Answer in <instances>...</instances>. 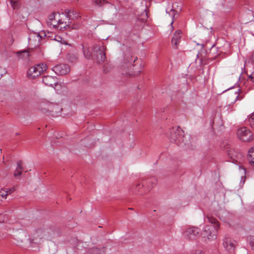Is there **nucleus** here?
<instances>
[{
    "label": "nucleus",
    "mask_w": 254,
    "mask_h": 254,
    "mask_svg": "<svg viewBox=\"0 0 254 254\" xmlns=\"http://www.w3.org/2000/svg\"><path fill=\"white\" fill-rule=\"evenodd\" d=\"M205 219L207 220V221L211 225L205 226L202 233H200L199 228L195 227H190L186 229L184 232L183 236L188 238H194L195 237H199L204 238H209V237L216 238L220 226L219 221L215 218L209 215L206 216Z\"/></svg>",
    "instance_id": "obj_1"
},
{
    "label": "nucleus",
    "mask_w": 254,
    "mask_h": 254,
    "mask_svg": "<svg viewBox=\"0 0 254 254\" xmlns=\"http://www.w3.org/2000/svg\"><path fill=\"white\" fill-rule=\"evenodd\" d=\"M78 17V14L74 11H68L67 15L64 13H53L49 15L47 23L50 26L60 30H64L67 28L76 29L78 26L76 25L71 24V22H69V20L74 19Z\"/></svg>",
    "instance_id": "obj_2"
},
{
    "label": "nucleus",
    "mask_w": 254,
    "mask_h": 254,
    "mask_svg": "<svg viewBox=\"0 0 254 254\" xmlns=\"http://www.w3.org/2000/svg\"><path fill=\"white\" fill-rule=\"evenodd\" d=\"M105 46L102 43L94 44L91 48L88 45L83 46V52L87 59H92L99 64H103L106 59Z\"/></svg>",
    "instance_id": "obj_3"
},
{
    "label": "nucleus",
    "mask_w": 254,
    "mask_h": 254,
    "mask_svg": "<svg viewBox=\"0 0 254 254\" xmlns=\"http://www.w3.org/2000/svg\"><path fill=\"white\" fill-rule=\"evenodd\" d=\"M47 66L44 64H36L30 67L28 72V76L31 78H35L40 76L44 71L46 70Z\"/></svg>",
    "instance_id": "obj_4"
},
{
    "label": "nucleus",
    "mask_w": 254,
    "mask_h": 254,
    "mask_svg": "<svg viewBox=\"0 0 254 254\" xmlns=\"http://www.w3.org/2000/svg\"><path fill=\"white\" fill-rule=\"evenodd\" d=\"M238 138L244 142H249L253 139V133L246 127H241L237 131Z\"/></svg>",
    "instance_id": "obj_5"
},
{
    "label": "nucleus",
    "mask_w": 254,
    "mask_h": 254,
    "mask_svg": "<svg viewBox=\"0 0 254 254\" xmlns=\"http://www.w3.org/2000/svg\"><path fill=\"white\" fill-rule=\"evenodd\" d=\"M183 131L180 127H177L174 130V133L170 136L171 141H174L179 146H182L184 141Z\"/></svg>",
    "instance_id": "obj_6"
},
{
    "label": "nucleus",
    "mask_w": 254,
    "mask_h": 254,
    "mask_svg": "<svg viewBox=\"0 0 254 254\" xmlns=\"http://www.w3.org/2000/svg\"><path fill=\"white\" fill-rule=\"evenodd\" d=\"M52 70L59 75H65L69 72L70 67L66 64H60L53 67Z\"/></svg>",
    "instance_id": "obj_7"
},
{
    "label": "nucleus",
    "mask_w": 254,
    "mask_h": 254,
    "mask_svg": "<svg viewBox=\"0 0 254 254\" xmlns=\"http://www.w3.org/2000/svg\"><path fill=\"white\" fill-rule=\"evenodd\" d=\"M46 37V34L44 31H41L39 33H34L30 35L28 38L29 43H32L33 41L37 42V45H39V42L41 39Z\"/></svg>",
    "instance_id": "obj_8"
},
{
    "label": "nucleus",
    "mask_w": 254,
    "mask_h": 254,
    "mask_svg": "<svg viewBox=\"0 0 254 254\" xmlns=\"http://www.w3.org/2000/svg\"><path fill=\"white\" fill-rule=\"evenodd\" d=\"M223 244L225 249L231 253L234 251L237 242L234 239H224Z\"/></svg>",
    "instance_id": "obj_9"
},
{
    "label": "nucleus",
    "mask_w": 254,
    "mask_h": 254,
    "mask_svg": "<svg viewBox=\"0 0 254 254\" xmlns=\"http://www.w3.org/2000/svg\"><path fill=\"white\" fill-rule=\"evenodd\" d=\"M43 82L46 85L53 87L57 85V80L56 77L47 75L43 77Z\"/></svg>",
    "instance_id": "obj_10"
},
{
    "label": "nucleus",
    "mask_w": 254,
    "mask_h": 254,
    "mask_svg": "<svg viewBox=\"0 0 254 254\" xmlns=\"http://www.w3.org/2000/svg\"><path fill=\"white\" fill-rule=\"evenodd\" d=\"M181 31L180 30H177L174 33V36L172 39V46L174 48H177L179 44L180 43V39L181 38Z\"/></svg>",
    "instance_id": "obj_11"
},
{
    "label": "nucleus",
    "mask_w": 254,
    "mask_h": 254,
    "mask_svg": "<svg viewBox=\"0 0 254 254\" xmlns=\"http://www.w3.org/2000/svg\"><path fill=\"white\" fill-rule=\"evenodd\" d=\"M166 13H168L170 16H171L172 20L171 23V25H172L175 18V16L177 13V11L173 8V6L171 4H169L168 6L166 8Z\"/></svg>",
    "instance_id": "obj_12"
},
{
    "label": "nucleus",
    "mask_w": 254,
    "mask_h": 254,
    "mask_svg": "<svg viewBox=\"0 0 254 254\" xmlns=\"http://www.w3.org/2000/svg\"><path fill=\"white\" fill-rule=\"evenodd\" d=\"M16 54L19 60H27L29 56V52L27 50L17 52Z\"/></svg>",
    "instance_id": "obj_13"
},
{
    "label": "nucleus",
    "mask_w": 254,
    "mask_h": 254,
    "mask_svg": "<svg viewBox=\"0 0 254 254\" xmlns=\"http://www.w3.org/2000/svg\"><path fill=\"white\" fill-rule=\"evenodd\" d=\"M23 168L21 165V162H19L17 164V167L14 173V176L15 178H19L21 175Z\"/></svg>",
    "instance_id": "obj_14"
},
{
    "label": "nucleus",
    "mask_w": 254,
    "mask_h": 254,
    "mask_svg": "<svg viewBox=\"0 0 254 254\" xmlns=\"http://www.w3.org/2000/svg\"><path fill=\"white\" fill-rule=\"evenodd\" d=\"M144 67V65L143 64H140V68L137 71H130V70H128V71H126V74H127V75H139L140 72H141L143 68Z\"/></svg>",
    "instance_id": "obj_15"
},
{
    "label": "nucleus",
    "mask_w": 254,
    "mask_h": 254,
    "mask_svg": "<svg viewBox=\"0 0 254 254\" xmlns=\"http://www.w3.org/2000/svg\"><path fill=\"white\" fill-rule=\"evenodd\" d=\"M248 158L250 163L254 165V147L250 149L248 152Z\"/></svg>",
    "instance_id": "obj_16"
},
{
    "label": "nucleus",
    "mask_w": 254,
    "mask_h": 254,
    "mask_svg": "<svg viewBox=\"0 0 254 254\" xmlns=\"http://www.w3.org/2000/svg\"><path fill=\"white\" fill-rule=\"evenodd\" d=\"M11 7L14 9H18L20 5V2L18 0H9Z\"/></svg>",
    "instance_id": "obj_17"
},
{
    "label": "nucleus",
    "mask_w": 254,
    "mask_h": 254,
    "mask_svg": "<svg viewBox=\"0 0 254 254\" xmlns=\"http://www.w3.org/2000/svg\"><path fill=\"white\" fill-rule=\"evenodd\" d=\"M248 119L251 127L254 128V112L248 117Z\"/></svg>",
    "instance_id": "obj_18"
},
{
    "label": "nucleus",
    "mask_w": 254,
    "mask_h": 254,
    "mask_svg": "<svg viewBox=\"0 0 254 254\" xmlns=\"http://www.w3.org/2000/svg\"><path fill=\"white\" fill-rule=\"evenodd\" d=\"M137 57H132V56H130L128 57L127 59L126 60V61L128 64H131L132 63H134L136 60H137Z\"/></svg>",
    "instance_id": "obj_19"
},
{
    "label": "nucleus",
    "mask_w": 254,
    "mask_h": 254,
    "mask_svg": "<svg viewBox=\"0 0 254 254\" xmlns=\"http://www.w3.org/2000/svg\"><path fill=\"white\" fill-rule=\"evenodd\" d=\"M7 196V192H6V190H5V189H1L0 190V197H2L5 199Z\"/></svg>",
    "instance_id": "obj_20"
},
{
    "label": "nucleus",
    "mask_w": 254,
    "mask_h": 254,
    "mask_svg": "<svg viewBox=\"0 0 254 254\" xmlns=\"http://www.w3.org/2000/svg\"><path fill=\"white\" fill-rule=\"evenodd\" d=\"M93 251L96 254H104L105 252L104 249H99L98 248H94L93 249Z\"/></svg>",
    "instance_id": "obj_21"
},
{
    "label": "nucleus",
    "mask_w": 254,
    "mask_h": 254,
    "mask_svg": "<svg viewBox=\"0 0 254 254\" xmlns=\"http://www.w3.org/2000/svg\"><path fill=\"white\" fill-rule=\"evenodd\" d=\"M93 1L97 5H102L106 2V0H93Z\"/></svg>",
    "instance_id": "obj_22"
},
{
    "label": "nucleus",
    "mask_w": 254,
    "mask_h": 254,
    "mask_svg": "<svg viewBox=\"0 0 254 254\" xmlns=\"http://www.w3.org/2000/svg\"><path fill=\"white\" fill-rule=\"evenodd\" d=\"M110 70V66L109 64H105L103 65V72L105 73H108Z\"/></svg>",
    "instance_id": "obj_23"
},
{
    "label": "nucleus",
    "mask_w": 254,
    "mask_h": 254,
    "mask_svg": "<svg viewBox=\"0 0 254 254\" xmlns=\"http://www.w3.org/2000/svg\"><path fill=\"white\" fill-rule=\"evenodd\" d=\"M191 254H204V253L202 250L198 249L193 251Z\"/></svg>",
    "instance_id": "obj_24"
},
{
    "label": "nucleus",
    "mask_w": 254,
    "mask_h": 254,
    "mask_svg": "<svg viewBox=\"0 0 254 254\" xmlns=\"http://www.w3.org/2000/svg\"><path fill=\"white\" fill-rule=\"evenodd\" d=\"M5 190H6L8 195V194H11L15 190V189L14 188H11L10 189H5Z\"/></svg>",
    "instance_id": "obj_25"
},
{
    "label": "nucleus",
    "mask_w": 254,
    "mask_h": 254,
    "mask_svg": "<svg viewBox=\"0 0 254 254\" xmlns=\"http://www.w3.org/2000/svg\"><path fill=\"white\" fill-rule=\"evenodd\" d=\"M250 241L249 242L250 245L251 247V249L254 251V239H250Z\"/></svg>",
    "instance_id": "obj_26"
},
{
    "label": "nucleus",
    "mask_w": 254,
    "mask_h": 254,
    "mask_svg": "<svg viewBox=\"0 0 254 254\" xmlns=\"http://www.w3.org/2000/svg\"><path fill=\"white\" fill-rule=\"evenodd\" d=\"M249 78L254 82V71L249 76Z\"/></svg>",
    "instance_id": "obj_27"
},
{
    "label": "nucleus",
    "mask_w": 254,
    "mask_h": 254,
    "mask_svg": "<svg viewBox=\"0 0 254 254\" xmlns=\"http://www.w3.org/2000/svg\"><path fill=\"white\" fill-rule=\"evenodd\" d=\"M27 241H28V243H29L30 244V245H31L32 247H33V244L34 243V239H27Z\"/></svg>",
    "instance_id": "obj_28"
},
{
    "label": "nucleus",
    "mask_w": 254,
    "mask_h": 254,
    "mask_svg": "<svg viewBox=\"0 0 254 254\" xmlns=\"http://www.w3.org/2000/svg\"><path fill=\"white\" fill-rule=\"evenodd\" d=\"M252 62L254 64V52L253 53L251 57Z\"/></svg>",
    "instance_id": "obj_29"
},
{
    "label": "nucleus",
    "mask_w": 254,
    "mask_h": 254,
    "mask_svg": "<svg viewBox=\"0 0 254 254\" xmlns=\"http://www.w3.org/2000/svg\"><path fill=\"white\" fill-rule=\"evenodd\" d=\"M60 39H61V38L60 36H57L55 37V40L56 41H60L61 42V41L60 40Z\"/></svg>",
    "instance_id": "obj_30"
},
{
    "label": "nucleus",
    "mask_w": 254,
    "mask_h": 254,
    "mask_svg": "<svg viewBox=\"0 0 254 254\" xmlns=\"http://www.w3.org/2000/svg\"><path fill=\"white\" fill-rule=\"evenodd\" d=\"M228 154L230 156V157L233 159V161H234L235 160V159L233 158L232 153L229 152Z\"/></svg>",
    "instance_id": "obj_31"
},
{
    "label": "nucleus",
    "mask_w": 254,
    "mask_h": 254,
    "mask_svg": "<svg viewBox=\"0 0 254 254\" xmlns=\"http://www.w3.org/2000/svg\"><path fill=\"white\" fill-rule=\"evenodd\" d=\"M74 60H76V58L73 57V59H72V58L69 59V60L71 62H73Z\"/></svg>",
    "instance_id": "obj_32"
},
{
    "label": "nucleus",
    "mask_w": 254,
    "mask_h": 254,
    "mask_svg": "<svg viewBox=\"0 0 254 254\" xmlns=\"http://www.w3.org/2000/svg\"><path fill=\"white\" fill-rule=\"evenodd\" d=\"M2 215H0V223L2 222L3 220L1 219Z\"/></svg>",
    "instance_id": "obj_33"
}]
</instances>
